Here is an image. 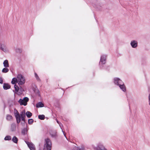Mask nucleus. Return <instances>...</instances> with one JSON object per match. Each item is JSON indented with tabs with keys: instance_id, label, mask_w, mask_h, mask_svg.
Instances as JSON below:
<instances>
[{
	"instance_id": "nucleus-1",
	"label": "nucleus",
	"mask_w": 150,
	"mask_h": 150,
	"mask_svg": "<svg viewBox=\"0 0 150 150\" xmlns=\"http://www.w3.org/2000/svg\"><path fill=\"white\" fill-rule=\"evenodd\" d=\"M14 114L18 124L19 123L21 120L23 121L24 123H25L26 116H25V112L24 110L22 111L20 114L18 111L16 109H15L14 110Z\"/></svg>"
},
{
	"instance_id": "nucleus-2",
	"label": "nucleus",
	"mask_w": 150,
	"mask_h": 150,
	"mask_svg": "<svg viewBox=\"0 0 150 150\" xmlns=\"http://www.w3.org/2000/svg\"><path fill=\"white\" fill-rule=\"evenodd\" d=\"M113 82L115 85L118 86L120 89L124 92L126 91V88L123 81L120 78L117 77L113 79Z\"/></svg>"
},
{
	"instance_id": "nucleus-3",
	"label": "nucleus",
	"mask_w": 150,
	"mask_h": 150,
	"mask_svg": "<svg viewBox=\"0 0 150 150\" xmlns=\"http://www.w3.org/2000/svg\"><path fill=\"white\" fill-rule=\"evenodd\" d=\"M107 56L106 54L101 55L99 62V67L101 69H106L107 66L104 65L106 63Z\"/></svg>"
},
{
	"instance_id": "nucleus-4",
	"label": "nucleus",
	"mask_w": 150,
	"mask_h": 150,
	"mask_svg": "<svg viewBox=\"0 0 150 150\" xmlns=\"http://www.w3.org/2000/svg\"><path fill=\"white\" fill-rule=\"evenodd\" d=\"M44 146L47 150H51L52 148V142L48 138L45 139Z\"/></svg>"
},
{
	"instance_id": "nucleus-5",
	"label": "nucleus",
	"mask_w": 150,
	"mask_h": 150,
	"mask_svg": "<svg viewBox=\"0 0 150 150\" xmlns=\"http://www.w3.org/2000/svg\"><path fill=\"white\" fill-rule=\"evenodd\" d=\"M17 78L18 80V83L19 85H22L25 83V79L22 75L20 74L18 75Z\"/></svg>"
},
{
	"instance_id": "nucleus-6",
	"label": "nucleus",
	"mask_w": 150,
	"mask_h": 150,
	"mask_svg": "<svg viewBox=\"0 0 150 150\" xmlns=\"http://www.w3.org/2000/svg\"><path fill=\"white\" fill-rule=\"evenodd\" d=\"M29 100V98L28 97H25L23 99L20 98L18 102L21 105L26 106Z\"/></svg>"
},
{
	"instance_id": "nucleus-7",
	"label": "nucleus",
	"mask_w": 150,
	"mask_h": 150,
	"mask_svg": "<svg viewBox=\"0 0 150 150\" xmlns=\"http://www.w3.org/2000/svg\"><path fill=\"white\" fill-rule=\"evenodd\" d=\"M0 49L6 53L9 52V50L6 46V44L4 43H0Z\"/></svg>"
},
{
	"instance_id": "nucleus-8",
	"label": "nucleus",
	"mask_w": 150,
	"mask_h": 150,
	"mask_svg": "<svg viewBox=\"0 0 150 150\" xmlns=\"http://www.w3.org/2000/svg\"><path fill=\"white\" fill-rule=\"evenodd\" d=\"M95 150H108L102 144L99 143L95 148Z\"/></svg>"
},
{
	"instance_id": "nucleus-9",
	"label": "nucleus",
	"mask_w": 150,
	"mask_h": 150,
	"mask_svg": "<svg viewBox=\"0 0 150 150\" xmlns=\"http://www.w3.org/2000/svg\"><path fill=\"white\" fill-rule=\"evenodd\" d=\"M16 125L15 123H13L11 124L10 130L12 132H15L16 131Z\"/></svg>"
},
{
	"instance_id": "nucleus-10",
	"label": "nucleus",
	"mask_w": 150,
	"mask_h": 150,
	"mask_svg": "<svg viewBox=\"0 0 150 150\" xmlns=\"http://www.w3.org/2000/svg\"><path fill=\"white\" fill-rule=\"evenodd\" d=\"M137 42L135 40H133L130 42V45L133 48H136L137 46Z\"/></svg>"
},
{
	"instance_id": "nucleus-11",
	"label": "nucleus",
	"mask_w": 150,
	"mask_h": 150,
	"mask_svg": "<svg viewBox=\"0 0 150 150\" xmlns=\"http://www.w3.org/2000/svg\"><path fill=\"white\" fill-rule=\"evenodd\" d=\"M4 66L5 67L8 68L9 67V65L8 61L7 60H5L3 62Z\"/></svg>"
},
{
	"instance_id": "nucleus-12",
	"label": "nucleus",
	"mask_w": 150,
	"mask_h": 150,
	"mask_svg": "<svg viewBox=\"0 0 150 150\" xmlns=\"http://www.w3.org/2000/svg\"><path fill=\"white\" fill-rule=\"evenodd\" d=\"M3 87L4 90H7L10 88V86L8 83H4V84Z\"/></svg>"
},
{
	"instance_id": "nucleus-13",
	"label": "nucleus",
	"mask_w": 150,
	"mask_h": 150,
	"mask_svg": "<svg viewBox=\"0 0 150 150\" xmlns=\"http://www.w3.org/2000/svg\"><path fill=\"white\" fill-rule=\"evenodd\" d=\"M26 127H27V126H26ZM28 130V129L27 127L24 128L22 129L21 133L23 135H25L27 134Z\"/></svg>"
},
{
	"instance_id": "nucleus-14",
	"label": "nucleus",
	"mask_w": 150,
	"mask_h": 150,
	"mask_svg": "<svg viewBox=\"0 0 150 150\" xmlns=\"http://www.w3.org/2000/svg\"><path fill=\"white\" fill-rule=\"evenodd\" d=\"M44 106L43 104L41 102H39L37 103L36 105V107L37 108L42 107Z\"/></svg>"
},
{
	"instance_id": "nucleus-15",
	"label": "nucleus",
	"mask_w": 150,
	"mask_h": 150,
	"mask_svg": "<svg viewBox=\"0 0 150 150\" xmlns=\"http://www.w3.org/2000/svg\"><path fill=\"white\" fill-rule=\"evenodd\" d=\"M28 147L30 150H36L35 146L32 143L30 144V145Z\"/></svg>"
},
{
	"instance_id": "nucleus-16",
	"label": "nucleus",
	"mask_w": 150,
	"mask_h": 150,
	"mask_svg": "<svg viewBox=\"0 0 150 150\" xmlns=\"http://www.w3.org/2000/svg\"><path fill=\"white\" fill-rule=\"evenodd\" d=\"M34 74L35 76L37 81L39 82H41V80L37 74L35 72Z\"/></svg>"
},
{
	"instance_id": "nucleus-17",
	"label": "nucleus",
	"mask_w": 150,
	"mask_h": 150,
	"mask_svg": "<svg viewBox=\"0 0 150 150\" xmlns=\"http://www.w3.org/2000/svg\"><path fill=\"white\" fill-rule=\"evenodd\" d=\"M11 83L12 84H16L18 83V80L17 78H13L12 79Z\"/></svg>"
},
{
	"instance_id": "nucleus-18",
	"label": "nucleus",
	"mask_w": 150,
	"mask_h": 150,
	"mask_svg": "<svg viewBox=\"0 0 150 150\" xmlns=\"http://www.w3.org/2000/svg\"><path fill=\"white\" fill-rule=\"evenodd\" d=\"M18 139L16 136H14L12 139V141L15 143H17L18 142Z\"/></svg>"
},
{
	"instance_id": "nucleus-19",
	"label": "nucleus",
	"mask_w": 150,
	"mask_h": 150,
	"mask_svg": "<svg viewBox=\"0 0 150 150\" xmlns=\"http://www.w3.org/2000/svg\"><path fill=\"white\" fill-rule=\"evenodd\" d=\"M25 115H26L28 118H30L32 116V113L30 111H27L26 113H25Z\"/></svg>"
},
{
	"instance_id": "nucleus-20",
	"label": "nucleus",
	"mask_w": 150,
	"mask_h": 150,
	"mask_svg": "<svg viewBox=\"0 0 150 150\" xmlns=\"http://www.w3.org/2000/svg\"><path fill=\"white\" fill-rule=\"evenodd\" d=\"M56 121H57V122L58 124H59V126H60V128H61V129H62V132H63V134H64V136H65V137L66 138H66V134L64 133V131H63V130L62 129V127H61V125H62V124H61V123H59V122L58 121V120H57V119H56Z\"/></svg>"
},
{
	"instance_id": "nucleus-21",
	"label": "nucleus",
	"mask_w": 150,
	"mask_h": 150,
	"mask_svg": "<svg viewBox=\"0 0 150 150\" xmlns=\"http://www.w3.org/2000/svg\"><path fill=\"white\" fill-rule=\"evenodd\" d=\"M9 71V69L5 67L2 70V72L4 73H6L8 72Z\"/></svg>"
},
{
	"instance_id": "nucleus-22",
	"label": "nucleus",
	"mask_w": 150,
	"mask_h": 150,
	"mask_svg": "<svg viewBox=\"0 0 150 150\" xmlns=\"http://www.w3.org/2000/svg\"><path fill=\"white\" fill-rule=\"evenodd\" d=\"M35 93L39 96H40V92L38 89H35L34 90Z\"/></svg>"
},
{
	"instance_id": "nucleus-23",
	"label": "nucleus",
	"mask_w": 150,
	"mask_h": 150,
	"mask_svg": "<svg viewBox=\"0 0 150 150\" xmlns=\"http://www.w3.org/2000/svg\"><path fill=\"white\" fill-rule=\"evenodd\" d=\"M5 140L9 141L11 139V137L9 135H7L4 138Z\"/></svg>"
},
{
	"instance_id": "nucleus-24",
	"label": "nucleus",
	"mask_w": 150,
	"mask_h": 150,
	"mask_svg": "<svg viewBox=\"0 0 150 150\" xmlns=\"http://www.w3.org/2000/svg\"><path fill=\"white\" fill-rule=\"evenodd\" d=\"M39 119L41 120H43L45 118V116L43 115H39L38 116Z\"/></svg>"
},
{
	"instance_id": "nucleus-25",
	"label": "nucleus",
	"mask_w": 150,
	"mask_h": 150,
	"mask_svg": "<svg viewBox=\"0 0 150 150\" xmlns=\"http://www.w3.org/2000/svg\"><path fill=\"white\" fill-rule=\"evenodd\" d=\"M6 118L7 120H10L12 119V117L11 115H8L6 116Z\"/></svg>"
},
{
	"instance_id": "nucleus-26",
	"label": "nucleus",
	"mask_w": 150,
	"mask_h": 150,
	"mask_svg": "<svg viewBox=\"0 0 150 150\" xmlns=\"http://www.w3.org/2000/svg\"><path fill=\"white\" fill-rule=\"evenodd\" d=\"M15 51L16 52L21 53L22 52V50L20 48H16L15 49Z\"/></svg>"
},
{
	"instance_id": "nucleus-27",
	"label": "nucleus",
	"mask_w": 150,
	"mask_h": 150,
	"mask_svg": "<svg viewBox=\"0 0 150 150\" xmlns=\"http://www.w3.org/2000/svg\"><path fill=\"white\" fill-rule=\"evenodd\" d=\"M72 150H85L84 148L81 147L80 148L79 147H75Z\"/></svg>"
},
{
	"instance_id": "nucleus-28",
	"label": "nucleus",
	"mask_w": 150,
	"mask_h": 150,
	"mask_svg": "<svg viewBox=\"0 0 150 150\" xmlns=\"http://www.w3.org/2000/svg\"><path fill=\"white\" fill-rule=\"evenodd\" d=\"M14 87L16 91L17 92H18L19 90V88L18 86L16 84H15L14 86Z\"/></svg>"
},
{
	"instance_id": "nucleus-29",
	"label": "nucleus",
	"mask_w": 150,
	"mask_h": 150,
	"mask_svg": "<svg viewBox=\"0 0 150 150\" xmlns=\"http://www.w3.org/2000/svg\"><path fill=\"white\" fill-rule=\"evenodd\" d=\"M34 120L33 119H30L28 120V123L29 124H31L33 122Z\"/></svg>"
},
{
	"instance_id": "nucleus-30",
	"label": "nucleus",
	"mask_w": 150,
	"mask_h": 150,
	"mask_svg": "<svg viewBox=\"0 0 150 150\" xmlns=\"http://www.w3.org/2000/svg\"><path fill=\"white\" fill-rule=\"evenodd\" d=\"M51 136L52 137H53L55 138L57 137V134L56 133H54L53 134H50Z\"/></svg>"
},
{
	"instance_id": "nucleus-31",
	"label": "nucleus",
	"mask_w": 150,
	"mask_h": 150,
	"mask_svg": "<svg viewBox=\"0 0 150 150\" xmlns=\"http://www.w3.org/2000/svg\"><path fill=\"white\" fill-rule=\"evenodd\" d=\"M26 143L27 144L28 146L30 145V144H31L32 143L29 142H26Z\"/></svg>"
},
{
	"instance_id": "nucleus-32",
	"label": "nucleus",
	"mask_w": 150,
	"mask_h": 150,
	"mask_svg": "<svg viewBox=\"0 0 150 150\" xmlns=\"http://www.w3.org/2000/svg\"><path fill=\"white\" fill-rule=\"evenodd\" d=\"M0 83L1 84H2L3 83V80L2 78L1 77H0Z\"/></svg>"
},
{
	"instance_id": "nucleus-33",
	"label": "nucleus",
	"mask_w": 150,
	"mask_h": 150,
	"mask_svg": "<svg viewBox=\"0 0 150 150\" xmlns=\"http://www.w3.org/2000/svg\"><path fill=\"white\" fill-rule=\"evenodd\" d=\"M148 99L149 105L150 106V93L149 95Z\"/></svg>"
}]
</instances>
